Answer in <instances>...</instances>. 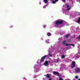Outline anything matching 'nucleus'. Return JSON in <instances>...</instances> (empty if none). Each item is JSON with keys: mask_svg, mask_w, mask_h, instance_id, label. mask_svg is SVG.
<instances>
[{"mask_svg": "<svg viewBox=\"0 0 80 80\" xmlns=\"http://www.w3.org/2000/svg\"><path fill=\"white\" fill-rule=\"evenodd\" d=\"M68 45H71V44H66V46H68Z\"/></svg>", "mask_w": 80, "mask_h": 80, "instance_id": "nucleus-17", "label": "nucleus"}, {"mask_svg": "<svg viewBox=\"0 0 80 80\" xmlns=\"http://www.w3.org/2000/svg\"><path fill=\"white\" fill-rule=\"evenodd\" d=\"M47 35L48 37H50V35H52V34H51V33H50V32H48L47 33Z\"/></svg>", "mask_w": 80, "mask_h": 80, "instance_id": "nucleus-9", "label": "nucleus"}, {"mask_svg": "<svg viewBox=\"0 0 80 80\" xmlns=\"http://www.w3.org/2000/svg\"><path fill=\"white\" fill-rule=\"evenodd\" d=\"M78 39H79V40H80V36L79 37H78Z\"/></svg>", "mask_w": 80, "mask_h": 80, "instance_id": "nucleus-20", "label": "nucleus"}, {"mask_svg": "<svg viewBox=\"0 0 80 80\" xmlns=\"http://www.w3.org/2000/svg\"><path fill=\"white\" fill-rule=\"evenodd\" d=\"M58 60H57V63H58Z\"/></svg>", "mask_w": 80, "mask_h": 80, "instance_id": "nucleus-25", "label": "nucleus"}, {"mask_svg": "<svg viewBox=\"0 0 80 80\" xmlns=\"http://www.w3.org/2000/svg\"><path fill=\"white\" fill-rule=\"evenodd\" d=\"M78 76H75V78H76V79H78Z\"/></svg>", "mask_w": 80, "mask_h": 80, "instance_id": "nucleus-18", "label": "nucleus"}, {"mask_svg": "<svg viewBox=\"0 0 80 80\" xmlns=\"http://www.w3.org/2000/svg\"><path fill=\"white\" fill-rule=\"evenodd\" d=\"M63 23V21L61 19H58L56 21V25H62Z\"/></svg>", "mask_w": 80, "mask_h": 80, "instance_id": "nucleus-1", "label": "nucleus"}, {"mask_svg": "<svg viewBox=\"0 0 80 80\" xmlns=\"http://www.w3.org/2000/svg\"><path fill=\"white\" fill-rule=\"evenodd\" d=\"M46 77L47 78H50V76L49 74H48L46 75Z\"/></svg>", "mask_w": 80, "mask_h": 80, "instance_id": "nucleus-11", "label": "nucleus"}, {"mask_svg": "<svg viewBox=\"0 0 80 80\" xmlns=\"http://www.w3.org/2000/svg\"><path fill=\"white\" fill-rule=\"evenodd\" d=\"M75 72H77V73H80V69L78 68H77L76 70L75 71Z\"/></svg>", "mask_w": 80, "mask_h": 80, "instance_id": "nucleus-6", "label": "nucleus"}, {"mask_svg": "<svg viewBox=\"0 0 80 80\" xmlns=\"http://www.w3.org/2000/svg\"><path fill=\"white\" fill-rule=\"evenodd\" d=\"M78 80H80V78L78 79Z\"/></svg>", "mask_w": 80, "mask_h": 80, "instance_id": "nucleus-29", "label": "nucleus"}, {"mask_svg": "<svg viewBox=\"0 0 80 80\" xmlns=\"http://www.w3.org/2000/svg\"><path fill=\"white\" fill-rule=\"evenodd\" d=\"M48 55V57H52V54H49Z\"/></svg>", "mask_w": 80, "mask_h": 80, "instance_id": "nucleus-14", "label": "nucleus"}, {"mask_svg": "<svg viewBox=\"0 0 80 80\" xmlns=\"http://www.w3.org/2000/svg\"><path fill=\"white\" fill-rule=\"evenodd\" d=\"M75 67V62H72V63L71 64V67L72 68H73L74 67Z\"/></svg>", "mask_w": 80, "mask_h": 80, "instance_id": "nucleus-3", "label": "nucleus"}, {"mask_svg": "<svg viewBox=\"0 0 80 80\" xmlns=\"http://www.w3.org/2000/svg\"><path fill=\"white\" fill-rule=\"evenodd\" d=\"M57 60H59V58H58Z\"/></svg>", "mask_w": 80, "mask_h": 80, "instance_id": "nucleus-28", "label": "nucleus"}, {"mask_svg": "<svg viewBox=\"0 0 80 80\" xmlns=\"http://www.w3.org/2000/svg\"><path fill=\"white\" fill-rule=\"evenodd\" d=\"M69 5L68 4L66 5V8H68V10H69L70 9V8H69Z\"/></svg>", "mask_w": 80, "mask_h": 80, "instance_id": "nucleus-5", "label": "nucleus"}, {"mask_svg": "<svg viewBox=\"0 0 80 80\" xmlns=\"http://www.w3.org/2000/svg\"><path fill=\"white\" fill-rule=\"evenodd\" d=\"M47 0H44L43 2H44L45 3H47L48 2Z\"/></svg>", "mask_w": 80, "mask_h": 80, "instance_id": "nucleus-13", "label": "nucleus"}, {"mask_svg": "<svg viewBox=\"0 0 80 80\" xmlns=\"http://www.w3.org/2000/svg\"><path fill=\"white\" fill-rule=\"evenodd\" d=\"M59 80H63V79H62L61 78H59Z\"/></svg>", "mask_w": 80, "mask_h": 80, "instance_id": "nucleus-21", "label": "nucleus"}, {"mask_svg": "<svg viewBox=\"0 0 80 80\" xmlns=\"http://www.w3.org/2000/svg\"><path fill=\"white\" fill-rule=\"evenodd\" d=\"M52 3H53V4H55V3H56V1H52Z\"/></svg>", "mask_w": 80, "mask_h": 80, "instance_id": "nucleus-15", "label": "nucleus"}, {"mask_svg": "<svg viewBox=\"0 0 80 80\" xmlns=\"http://www.w3.org/2000/svg\"><path fill=\"white\" fill-rule=\"evenodd\" d=\"M62 2H65V0H62Z\"/></svg>", "mask_w": 80, "mask_h": 80, "instance_id": "nucleus-22", "label": "nucleus"}, {"mask_svg": "<svg viewBox=\"0 0 80 80\" xmlns=\"http://www.w3.org/2000/svg\"><path fill=\"white\" fill-rule=\"evenodd\" d=\"M49 80H52V79H49Z\"/></svg>", "mask_w": 80, "mask_h": 80, "instance_id": "nucleus-27", "label": "nucleus"}, {"mask_svg": "<svg viewBox=\"0 0 80 80\" xmlns=\"http://www.w3.org/2000/svg\"><path fill=\"white\" fill-rule=\"evenodd\" d=\"M71 46H73V47H74L75 46V45H74V44H71Z\"/></svg>", "mask_w": 80, "mask_h": 80, "instance_id": "nucleus-19", "label": "nucleus"}, {"mask_svg": "<svg viewBox=\"0 0 80 80\" xmlns=\"http://www.w3.org/2000/svg\"><path fill=\"white\" fill-rule=\"evenodd\" d=\"M66 43H67V41H64L62 42V44H63V45H65Z\"/></svg>", "mask_w": 80, "mask_h": 80, "instance_id": "nucleus-12", "label": "nucleus"}, {"mask_svg": "<svg viewBox=\"0 0 80 80\" xmlns=\"http://www.w3.org/2000/svg\"><path fill=\"white\" fill-rule=\"evenodd\" d=\"M53 74H54V75H58V76H59L60 75V74H59L58 72L57 71H53Z\"/></svg>", "mask_w": 80, "mask_h": 80, "instance_id": "nucleus-4", "label": "nucleus"}, {"mask_svg": "<svg viewBox=\"0 0 80 80\" xmlns=\"http://www.w3.org/2000/svg\"><path fill=\"white\" fill-rule=\"evenodd\" d=\"M45 27H46V26H44V28H45Z\"/></svg>", "mask_w": 80, "mask_h": 80, "instance_id": "nucleus-26", "label": "nucleus"}, {"mask_svg": "<svg viewBox=\"0 0 80 80\" xmlns=\"http://www.w3.org/2000/svg\"><path fill=\"white\" fill-rule=\"evenodd\" d=\"M70 36V34L68 33L67 35H65L66 38H67Z\"/></svg>", "mask_w": 80, "mask_h": 80, "instance_id": "nucleus-10", "label": "nucleus"}, {"mask_svg": "<svg viewBox=\"0 0 80 80\" xmlns=\"http://www.w3.org/2000/svg\"><path fill=\"white\" fill-rule=\"evenodd\" d=\"M77 23H78L79 24H80V17H79L78 19V21H77Z\"/></svg>", "mask_w": 80, "mask_h": 80, "instance_id": "nucleus-8", "label": "nucleus"}, {"mask_svg": "<svg viewBox=\"0 0 80 80\" xmlns=\"http://www.w3.org/2000/svg\"><path fill=\"white\" fill-rule=\"evenodd\" d=\"M43 8H46V7H45V6H44L43 7Z\"/></svg>", "mask_w": 80, "mask_h": 80, "instance_id": "nucleus-23", "label": "nucleus"}, {"mask_svg": "<svg viewBox=\"0 0 80 80\" xmlns=\"http://www.w3.org/2000/svg\"><path fill=\"white\" fill-rule=\"evenodd\" d=\"M48 57V55H45L42 57L41 59V62H43V61H44V59L45 58Z\"/></svg>", "mask_w": 80, "mask_h": 80, "instance_id": "nucleus-2", "label": "nucleus"}, {"mask_svg": "<svg viewBox=\"0 0 80 80\" xmlns=\"http://www.w3.org/2000/svg\"><path fill=\"white\" fill-rule=\"evenodd\" d=\"M45 66H48V61H46L44 63Z\"/></svg>", "mask_w": 80, "mask_h": 80, "instance_id": "nucleus-7", "label": "nucleus"}, {"mask_svg": "<svg viewBox=\"0 0 80 80\" xmlns=\"http://www.w3.org/2000/svg\"><path fill=\"white\" fill-rule=\"evenodd\" d=\"M55 2H58V0H55Z\"/></svg>", "mask_w": 80, "mask_h": 80, "instance_id": "nucleus-24", "label": "nucleus"}, {"mask_svg": "<svg viewBox=\"0 0 80 80\" xmlns=\"http://www.w3.org/2000/svg\"><path fill=\"white\" fill-rule=\"evenodd\" d=\"M62 58H65V56L64 55H62L61 57Z\"/></svg>", "mask_w": 80, "mask_h": 80, "instance_id": "nucleus-16", "label": "nucleus"}]
</instances>
